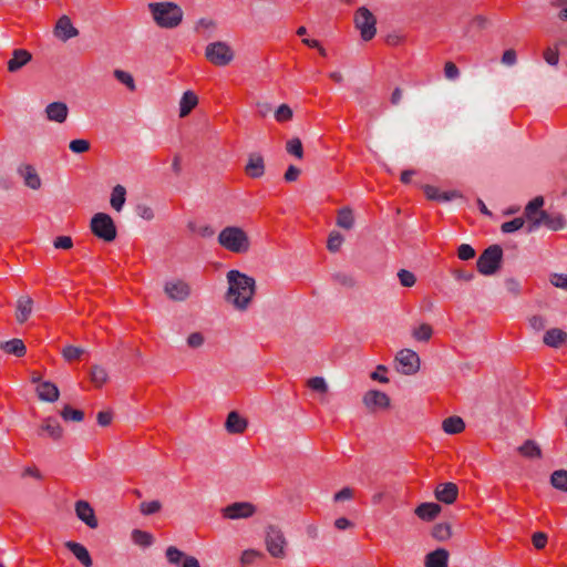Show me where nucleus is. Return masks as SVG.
<instances>
[{"label": "nucleus", "mask_w": 567, "mask_h": 567, "mask_svg": "<svg viewBox=\"0 0 567 567\" xmlns=\"http://www.w3.org/2000/svg\"><path fill=\"white\" fill-rule=\"evenodd\" d=\"M164 292L171 300L183 302L189 298L192 288L186 281L175 279L165 282Z\"/></svg>", "instance_id": "obj_11"}, {"label": "nucleus", "mask_w": 567, "mask_h": 567, "mask_svg": "<svg viewBox=\"0 0 567 567\" xmlns=\"http://www.w3.org/2000/svg\"><path fill=\"white\" fill-rule=\"evenodd\" d=\"M307 385L310 390L326 394L328 392V384L322 377H313L307 381Z\"/></svg>", "instance_id": "obj_40"}, {"label": "nucleus", "mask_w": 567, "mask_h": 567, "mask_svg": "<svg viewBox=\"0 0 567 567\" xmlns=\"http://www.w3.org/2000/svg\"><path fill=\"white\" fill-rule=\"evenodd\" d=\"M441 509V506L436 503H422L415 508L414 513L420 519L431 522L440 514Z\"/></svg>", "instance_id": "obj_24"}, {"label": "nucleus", "mask_w": 567, "mask_h": 567, "mask_svg": "<svg viewBox=\"0 0 567 567\" xmlns=\"http://www.w3.org/2000/svg\"><path fill=\"white\" fill-rule=\"evenodd\" d=\"M517 62L516 52L513 49H508L503 53L502 63L507 66H513Z\"/></svg>", "instance_id": "obj_61"}, {"label": "nucleus", "mask_w": 567, "mask_h": 567, "mask_svg": "<svg viewBox=\"0 0 567 567\" xmlns=\"http://www.w3.org/2000/svg\"><path fill=\"white\" fill-rule=\"evenodd\" d=\"M33 300L29 296H21L17 301V320L23 323L28 320L32 312Z\"/></svg>", "instance_id": "obj_25"}, {"label": "nucleus", "mask_w": 567, "mask_h": 567, "mask_svg": "<svg viewBox=\"0 0 567 567\" xmlns=\"http://www.w3.org/2000/svg\"><path fill=\"white\" fill-rule=\"evenodd\" d=\"M451 527L447 524H436L432 529V536L437 540H446L451 537Z\"/></svg>", "instance_id": "obj_42"}, {"label": "nucleus", "mask_w": 567, "mask_h": 567, "mask_svg": "<svg viewBox=\"0 0 567 567\" xmlns=\"http://www.w3.org/2000/svg\"><path fill=\"white\" fill-rule=\"evenodd\" d=\"M444 75L447 80L454 81L460 76V70L453 62L449 61L444 65Z\"/></svg>", "instance_id": "obj_56"}, {"label": "nucleus", "mask_w": 567, "mask_h": 567, "mask_svg": "<svg viewBox=\"0 0 567 567\" xmlns=\"http://www.w3.org/2000/svg\"><path fill=\"white\" fill-rule=\"evenodd\" d=\"M550 284L557 288L564 289L567 291V275L564 274H553L549 279Z\"/></svg>", "instance_id": "obj_57"}, {"label": "nucleus", "mask_w": 567, "mask_h": 567, "mask_svg": "<svg viewBox=\"0 0 567 567\" xmlns=\"http://www.w3.org/2000/svg\"><path fill=\"white\" fill-rule=\"evenodd\" d=\"M136 215L145 220H152L154 218V212L152 207L146 204H138L135 208Z\"/></svg>", "instance_id": "obj_54"}, {"label": "nucleus", "mask_w": 567, "mask_h": 567, "mask_svg": "<svg viewBox=\"0 0 567 567\" xmlns=\"http://www.w3.org/2000/svg\"><path fill=\"white\" fill-rule=\"evenodd\" d=\"M336 223H337V226L342 229H346V230L352 229L354 226L353 210L348 206L339 209Z\"/></svg>", "instance_id": "obj_30"}, {"label": "nucleus", "mask_w": 567, "mask_h": 567, "mask_svg": "<svg viewBox=\"0 0 567 567\" xmlns=\"http://www.w3.org/2000/svg\"><path fill=\"white\" fill-rule=\"evenodd\" d=\"M131 536L133 543L143 548L150 547L154 542L151 533L141 529H133Z\"/></svg>", "instance_id": "obj_34"}, {"label": "nucleus", "mask_w": 567, "mask_h": 567, "mask_svg": "<svg viewBox=\"0 0 567 567\" xmlns=\"http://www.w3.org/2000/svg\"><path fill=\"white\" fill-rule=\"evenodd\" d=\"M551 485L563 492H567V471L557 470L550 475Z\"/></svg>", "instance_id": "obj_36"}, {"label": "nucleus", "mask_w": 567, "mask_h": 567, "mask_svg": "<svg viewBox=\"0 0 567 567\" xmlns=\"http://www.w3.org/2000/svg\"><path fill=\"white\" fill-rule=\"evenodd\" d=\"M79 34V30L73 27L68 16H62L54 28V35L62 41H68Z\"/></svg>", "instance_id": "obj_16"}, {"label": "nucleus", "mask_w": 567, "mask_h": 567, "mask_svg": "<svg viewBox=\"0 0 567 567\" xmlns=\"http://www.w3.org/2000/svg\"><path fill=\"white\" fill-rule=\"evenodd\" d=\"M197 103V95L193 91H186L179 101V116H187Z\"/></svg>", "instance_id": "obj_29"}, {"label": "nucleus", "mask_w": 567, "mask_h": 567, "mask_svg": "<svg viewBox=\"0 0 567 567\" xmlns=\"http://www.w3.org/2000/svg\"><path fill=\"white\" fill-rule=\"evenodd\" d=\"M31 54L22 49H17L13 51L12 59L8 62V70L10 72H17L23 65H25L31 60Z\"/></svg>", "instance_id": "obj_26"}, {"label": "nucleus", "mask_w": 567, "mask_h": 567, "mask_svg": "<svg viewBox=\"0 0 567 567\" xmlns=\"http://www.w3.org/2000/svg\"><path fill=\"white\" fill-rule=\"evenodd\" d=\"M543 341L545 344L549 347L558 348L559 346L567 341V333L561 329L554 328L548 330L544 334Z\"/></svg>", "instance_id": "obj_27"}, {"label": "nucleus", "mask_w": 567, "mask_h": 567, "mask_svg": "<svg viewBox=\"0 0 567 567\" xmlns=\"http://www.w3.org/2000/svg\"><path fill=\"white\" fill-rule=\"evenodd\" d=\"M75 514L76 517L90 528H96L99 526L94 509L89 502L82 499L78 501L75 503Z\"/></svg>", "instance_id": "obj_14"}, {"label": "nucleus", "mask_w": 567, "mask_h": 567, "mask_svg": "<svg viewBox=\"0 0 567 567\" xmlns=\"http://www.w3.org/2000/svg\"><path fill=\"white\" fill-rule=\"evenodd\" d=\"M247 420L236 411H231L228 414L225 423L227 432L231 434H241L247 429Z\"/></svg>", "instance_id": "obj_22"}, {"label": "nucleus", "mask_w": 567, "mask_h": 567, "mask_svg": "<svg viewBox=\"0 0 567 567\" xmlns=\"http://www.w3.org/2000/svg\"><path fill=\"white\" fill-rule=\"evenodd\" d=\"M245 172L251 178L261 177L265 173V163L262 156L258 153H251L245 166Z\"/></svg>", "instance_id": "obj_21"}, {"label": "nucleus", "mask_w": 567, "mask_h": 567, "mask_svg": "<svg viewBox=\"0 0 567 567\" xmlns=\"http://www.w3.org/2000/svg\"><path fill=\"white\" fill-rule=\"evenodd\" d=\"M166 558L171 564L177 565V564H179L182 558H185V554L182 550H179L178 548H176L174 546H169L166 549Z\"/></svg>", "instance_id": "obj_52"}, {"label": "nucleus", "mask_w": 567, "mask_h": 567, "mask_svg": "<svg viewBox=\"0 0 567 567\" xmlns=\"http://www.w3.org/2000/svg\"><path fill=\"white\" fill-rule=\"evenodd\" d=\"M162 504L159 501L142 502L140 504V511L143 515H153L161 511Z\"/></svg>", "instance_id": "obj_47"}, {"label": "nucleus", "mask_w": 567, "mask_h": 567, "mask_svg": "<svg viewBox=\"0 0 567 567\" xmlns=\"http://www.w3.org/2000/svg\"><path fill=\"white\" fill-rule=\"evenodd\" d=\"M505 288L509 293L514 296H517L520 292V284L514 278H507L505 280Z\"/></svg>", "instance_id": "obj_63"}, {"label": "nucleus", "mask_w": 567, "mask_h": 567, "mask_svg": "<svg viewBox=\"0 0 567 567\" xmlns=\"http://www.w3.org/2000/svg\"><path fill=\"white\" fill-rule=\"evenodd\" d=\"M398 278H399L400 284L405 288H411L416 282L415 275L406 269H400L398 271Z\"/></svg>", "instance_id": "obj_46"}, {"label": "nucleus", "mask_w": 567, "mask_h": 567, "mask_svg": "<svg viewBox=\"0 0 567 567\" xmlns=\"http://www.w3.org/2000/svg\"><path fill=\"white\" fill-rule=\"evenodd\" d=\"M353 497V489L350 487H343L338 493L333 495L334 502H343L349 501Z\"/></svg>", "instance_id": "obj_62"}, {"label": "nucleus", "mask_w": 567, "mask_h": 567, "mask_svg": "<svg viewBox=\"0 0 567 567\" xmlns=\"http://www.w3.org/2000/svg\"><path fill=\"white\" fill-rule=\"evenodd\" d=\"M90 142L87 140L78 138L69 143V148L75 154H82L90 150Z\"/></svg>", "instance_id": "obj_48"}, {"label": "nucleus", "mask_w": 567, "mask_h": 567, "mask_svg": "<svg viewBox=\"0 0 567 567\" xmlns=\"http://www.w3.org/2000/svg\"><path fill=\"white\" fill-rule=\"evenodd\" d=\"M529 326L534 331H540L546 328L547 320L542 316H533L529 318Z\"/></svg>", "instance_id": "obj_60"}, {"label": "nucleus", "mask_w": 567, "mask_h": 567, "mask_svg": "<svg viewBox=\"0 0 567 567\" xmlns=\"http://www.w3.org/2000/svg\"><path fill=\"white\" fill-rule=\"evenodd\" d=\"M147 8L155 23L163 29H174L183 21L184 11L175 2H151Z\"/></svg>", "instance_id": "obj_2"}, {"label": "nucleus", "mask_w": 567, "mask_h": 567, "mask_svg": "<svg viewBox=\"0 0 567 567\" xmlns=\"http://www.w3.org/2000/svg\"><path fill=\"white\" fill-rule=\"evenodd\" d=\"M220 512L225 519H244L256 513V506L249 502H235L221 508Z\"/></svg>", "instance_id": "obj_10"}, {"label": "nucleus", "mask_w": 567, "mask_h": 567, "mask_svg": "<svg viewBox=\"0 0 567 567\" xmlns=\"http://www.w3.org/2000/svg\"><path fill=\"white\" fill-rule=\"evenodd\" d=\"M442 427L447 434H458L465 429V423L460 416H450L443 421Z\"/></svg>", "instance_id": "obj_32"}, {"label": "nucleus", "mask_w": 567, "mask_h": 567, "mask_svg": "<svg viewBox=\"0 0 567 567\" xmlns=\"http://www.w3.org/2000/svg\"><path fill=\"white\" fill-rule=\"evenodd\" d=\"M420 365V357H395L394 367L403 374L416 373Z\"/></svg>", "instance_id": "obj_18"}, {"label": "nucleus", "mask_w": 567, "mask_h": 567, "mask_svg": "<svg viewBox=\"0 0 567 567\" xmlns=\"http://www.w3.org/2000/svg\"><path fill=\"white\" fill-rule=\"evenodd\" d=\"M457 256L461 260H470L474 258L475 250L471 245L462 244L457 249Z\"/></svg>", "instance_id": "obj_53"}, {"label": "nucleus", "mask_w": 567, "mask_h": 567, "mask_svg": "<svg viewBox=\"0 0 567 567\" xmlns=\"http://www.w3.org/2000/svg\"><path fill=\"white\" fill-rule=\"evenodd\" d=\"M543 58L548 65L557 66L559 62V51L557 48H547L543 53Z\"/></svg>", "instance_id": "obj_50"}, {"label": "nucleus", "mask_w": 567, "mask_h": 567, "mask_svg": "<svg viewBox=\"0 0 567 567\" xmlns=\"http://www.w3.org/2000/svg\"><path fill=\"white\" fill-rule=\"evenodd\" d=\"M226 278L228 284L226 301L237 310L248 309L256 292L255 279L235 269L229 270Z\"/></svg>", "instance_id": "obj_1"}, {"label": "nucleus", "mask_w": 567, "mask_h": 567, "mask_svg": "<svg viewBox=\"0 0 567 567\" xmlns=\"http://www.w3.org/2000/svg\"><path fill=\"white\" fill-rule=\"evenodd\" d=\"M286 151L297 158H302L303 156L302 143L298 137L291 138L287 142Z\"/></svg>", "instance_id": "obj_44"}, {"label": "nucleus", "mask_w": 567, "mask_h": 567, "mask_svg": "<svg viewBox=\"0 0 567 567\" xmlns=\"http://www.w3.org/2000/svg\"><path fill=\"white\" fill-rule=\"evenodd\" d=\"M91 230L104 241H113L116 238V227L110 215L97 213L91 219Z\"/></svg>", "instance_id": "obj_5"}, {"label": "nucleus", "mask_w": 567, "mask_h": 567, "mask_svg": "<svg viewBox=\"0 0 567 567\" xmlns=\"http://www.w3.org/2000/svg\"><path fill=\"white\" fill-rule=\"evenodd\" d=\"M343 240H344L343 236L339 231L333 230L329 235L327 248L331 252H337L340 249Z\"/></svg>", "instance_id": "obj_45"}, {"label": "nucleus", "mask_w": 567, "mask_h": 567, "mask_svg": "<svg viewBox=\"0 0 567 567\" xmlns=\"http://www.w3.org/2000/svg\"><path fill=\"white\" fill-rule=\"evenodd\" d=\"M18 175L22 178L24 186L38 190L42 186L41 177L35 167L31 164H20L17 168Z\"/></svg>", "instance_id": "obj_12"}, {"label": "nucleus", "mask_w": 567, "mask_h": 567, "mask_svg": "<svg viewBox=\"0 0 567 567\" xmlns=\"http://www.w3.org/2000/svg\"><path fill=\"white\" fill-rule=\"evenodd\" d=\"M293 112L287 104H281L275 112V118L278 122H286L292 118Z\"/></svg>", "instance_id": "obj_49"}, {"label": "nucleus", "mask_w": 567, "mask_h": 567, "mask_svg": "<svg viewBox=\"0 0 567 567\" xmlns=\"http://www.w3.org/2000/svg\"><path fill=\"white\" fill-rule=\"evenodd\" d=\"M533 545L537 549H543L547 544V535L542 532H537L533 535Z\"/></svg>", "instance_id": "obj_64"}, {"label": "nucleus", "mask_w": 567, "mask_h": 567, "mask_svg": "<svg viewBox=\"0 0 567 567\" xmlns=\"http://www.w3.org/2000/svg\"><path fill=\"white\" fill-rule=\"evenodd\" d=\"M363 403L370 410H384L390 406V398L386 393L370 390L363 395Z\"/></svg>", "instance_id": "obj_13"}, {"label": "nucleus", "mask_w": 567, "mask_h": 567, "mask_svg": "<svg viewBox=\"0 0 567 567\" xmlns=\"http://www.w3.org/2000/svg\"><path fill=\"white\" fill-rule=\"evenodd\" d=\"M354 25L360 31L362 40L370 41L377 33V19L365 7H360L354 13Z\"/></svg>", "instance_id": "obj_8"}, {"label": "nucleus", "mask_w": 567, "mask_h": 567, "mask_svg": "<svg viewBox=\"0 0 567 567\" xmlns=\"http://www.w3.org/2000/svg\"><path fill=\"white\" fill-rule=\"evenodd\" d=\"M332 278L336 284L346 288H354L357 285L354 277L349 272L338 271L332 275Z\"/></svg>", "instance_id": "obj_38"}, {"label": "nucleus", "mask_w": 567, "mask_h": 567, "mask_svg": "<svg viewBox=\"0 0 567 567\" xmlns=\"http://www.w3.org/2000/svg\"><path fill=\"white\" fill-rule=\"evenodd\" d=\"M69 107L63 102H52L45 107L47 118L55 123H64L68 118Z\"/></svg>", "instance_id": "obj_17"}, {"label": "nucleus", "mask_w": 567, "mask_h": 567, "mask_svg": "<svg viewBox=\"0 0 567 567\" xmlns=\"http://www.w3.org/2000/svg\"><path fill=\"white\" fill-rule=\"evenodd\" d=\"M0 349L8 354H23L27 351V346L21 339L14 338L12 340L1 342Z\"/></svg>", "instance_id": "obj_31"}, {"label": "nucleus", "mask_w": 567, "mask_h": 567, "mask_svg": "<svg viewBox=\"0 0 567 567\" xmlns=\"http://www.w3.org/2000/svg\"><path fill=\"white\" fill-rule=\"evenodd\" d=\"M91 380L96 386L103 385L107 381V372L100 365H94L91 370Z\"/></svg>", "instance_id": "obj_41"}, {"label": "nucleus", "mask_w": 567, "mask_h": 567, "mask_svg": "<svg viewBox=\"0 0 567 567\" xmlns=\"http://www.w3.org/2000/svg\"><path fill=\"white\" fill-rule=\"evenodd\" d=\"M205 56L214 65L225 66L234 60L235 54L226 42L216 41L207 44Z\"/></svg>", "instance_id": "obj_7"}, {"label": "nucleus", "mask_w": 567, "mask_h": 567, "mask_svg": "<svg viewBox=\"0 0 567 567\" xmlns=\"http://www.w3.org/2000/svg\"><path fill=\"white\" fill-rule=\"evenodd\" d=\"M64 545L84 567H92L93 560L85 546L73 540H69Z\"/></svg>", "instance_id": "obj_20"}, {"label": "nucleus", "mask_w": 567, "mask_h": 567, "mask_svg": "<svg viewBox=\"0 0 567 567\" xmlns=\"http://www.w3.org/2000/svg\"><path fill=\"white\" fill-rule=\"evenodd\" d=\"M204 336L200 332H193L187 338V344L192 349H198L204 343Z\"/></svg>", "instance_id": "obj_59"}, {"label": "nucleus", "mask_w": 567, "mask_h": 567, "mask_svg": "<svg viewBox=\"0 0 567 567\" xmlns=\"http://www.w3.org/2000/svg\"><path fill=\"white\" fill-rule=\"evenodd\" d=\"M265 543L267 551L271 557H286L287 539L279 527L270 525L266 528Z\"/></svg>", "instance_id": "obj_6"}, {"label": "nucleus", "mask_w": 567, "mask_h": 567, "mask_svg": "<svg viewBox=\"0 0 567 567\" xmlns=\"http://www.w3.org/2000/svg\"><path fill=\"white\" fill-rule=\"evenodd\" d=\"M542 225L546 226L549 230H560L566 227V220L561 214H548L546 210H540L535 219L527 226V233H534Z\"/></svg>", "instance_id": "obj_9"}, {"label": "nucleus", "mask_w": 567, "mask_h": 567, "mask_svg": "<svg viewBox=\"0 0 567 567\" xmlns=\"http://www.w3.org/2000/svg\"><path fill=\"white\" fill-rule=\"evenodd\" d=\"M519 453L529 458L540 457L542 451L540 447L532 440H527L522 446L518 449Z\"/></svg>", "instance_id": "obj_37"}, {"label": "nucleus", "mask_w": 567, "mask_h": 567, "mask_svg": "<svg viewBox=\"0 0 567 567\" xmlns=\"http://www.w3.org/2000/svg\"><path fill=\"white\" fill-rule=\"evenodd\" d=\"M114 76H115V79L117 81H120L121 83L126 85V87L130 91H135L136 90L135 81H134L133 76L128 72L123 71V70H115L114 71Z\"/></svg>", "instance_id": "obj_43"}, {"label": "nucleus", "mask_w": 567, "mask_h": 567, "mask_svg": "<svg viewBox=\"0 0 567 567\" xmlns=\"http://www.w3.org/2000/svg\"><path fill=\"white\" fill-rule=\"evenodd\" d=\"M525 224V220L520 217L514 218L513 220L506 221L501 226V229L505 234L514 233L520 229Z\"/></svg>", "instance_id": "obj_51"}, {"label": "nucleus", "mask_w": 567, "mask_h": 567, "mask_svg": "<svg viewBox=\"0 0 567 567\" xmlns=\"http://www.w3.org/2000/svg\"><path fill=\"white\" fill-rule=\"evenodd\" d=\"M218 244L234 254H246L250 249V239L247 233L238 226H227L218 234Z\"/></svg>", "instance_id": "obj_3"}, {"label": "nucleus", "mask_w": 567, "mask_h": 567, "mask_svg": "<svg viewBox=\"0 0 567 567\" xmlns=\"http://www.w3.org/2000/svg\"><path fill=\"white\" fill-rule=\"evenodd\" d=\"M503 259V250L498 245L487 247L476 261L477 270L484 276L494 275L499 268Z\"/></svg>", "instance_id": "obj_4"}, {"label": "nucleus", "mask_w": 567, "mask_h": 567, "mask_svg": "<svg viewBox=\"0 0 567 567\" xmlns=\"http://www.w3.org/2000/svg\"><path fill=\"white\" fill-rule=\"evenodd\" d=\"M431 334H432V328L429 324H421L413 332L414 338L420 341H425V340L430 339Z\"/></svg>", "instance_id": "obj_55"}, {"label": "nucleus", "mask_w": 567, "mask_h": 567, "mask_svg": "<svg viewBox=\"0 0 567 567\" xmlns=\"http://www.w3.org/2000/svg\"><path fill=\"white\" fill-rule=\"evenodd\" d=\"M126 199V189L122 185H116L111 194L110 204L116 210L121 212Z\"/></svg>", "instance_id": "obj_33"}, {"label": "nucleus", "mask_w": 567, "mask_h": 567, "mask_svg": "<svg viewBox=\"0 0 567 567\" xmlns=\"http://www.w3.org/2000/svg\"><path fill=\"white\" fill-rule=\"evenodd\" d=\"M53 246L56 249H70L73 246V240L70 236H60L54 239Z\"/></svg>", "instance_id": "obj_58"}, {"label": "nucleus", "mask_w": 567, "mask_h": 567, "mask_svg": "<svg viewBox=\"0 0 567 567\" xmlns=\"http://www.w3.org/2000/svg\"><path fill=\"white\" fill-rule=\"evenodd\" d=\"M425 567H449V551L437 548L425 556Z\"/></svg>", "instance_id": "obj_23"}, {"label": "nucleus", "mask_w": 567, "mask_h": 567, "mask_svg": "<svg viewBox=\"0 0 567 567\" xmlns=\"http://www.w3.org/2000/svg\"><path fill=\"white\" fill-rule=\"evenodd\" d=\"M434 495L439 502L453 504L457 498L458 487L451 482L441 483L435 487Z\"/></svg>", "instance_id": "obj_15"}, {"label": "nucleus", "mask_w": 567, "mask_h": 567, "mask_svg": "<svg viewBox=\"0 0 567 567\" xmlns=\"http://www.w3.org/2000/svg\"><path fill=\"white\" fill-rule=\"evenodd\" d=\"M35 392L41 401L53 403L58 401L60 391L58 386L50 382L43 381L37 385Z\"/></svg>", "instance_id": "obj_19"}, {"label": "nucleus", "mask_w": 567, "mask_h": 567, "mask_svg": "<svg viewBox=\"0 0 567 567\" xmlns=\"http://www.w3.org/2000/svg\"><path fill=\"white\" fill-rule=\"evenodd\" d=\"M61 417L65 422H81L84 419V413L81 410L73 409L71 405L65 404L60 412Z\"/></svg>", "instance_id": "obj_35"}, {"label": "nucleus", "mask_w": 567, "mask_h": 567, "mask_svg": "<svg viewBox=\"0 0 567 567\" xmlns=\"http://www.w3.org/2000/svg\"><path fill=\"white\" fill-rule=\"evenodd\" d=\"M40 430L47 432L48 435L55 441L60 440L63 435L62 426L59 421L52 416L44 419Z\"/></svg>", "instance_id": "obj_28"}, {"label": "nucleus", "mask_w": 567, "mask_h": 567, "mask_svg": "<svg viewBox=\"0 0 567 567\" xmlns=\"http://www.w3.org/2000/svg\"><path fill=\"white\" fill-rule=\"evenodd\" d=\"M544 205V198L542 196H536L533 200H530L525 207V216L532 223L535 219V214L538 209H540Z\"/></svg>", "instance_id": "obj_39"}]
</instances>
